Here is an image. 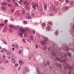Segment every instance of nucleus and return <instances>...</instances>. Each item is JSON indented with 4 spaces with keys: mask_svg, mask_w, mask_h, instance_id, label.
<instances>
[{
    "mask_svg": "<svg viewBox=\"0 0 74 74\" xmlns=\"http://www.w3.org/2000/svg\"><path fill=\"white\" fill-rule=\"evenodd\" d=\"M8 6H9V7H11V6H12V4L10 5V4H8Z\"/></svg>",
    "mask_w": 74,
    "mask_h": 74,
    "instance_id": "72a5a7b5",
    "label": "nucleus"
},
{
    "mask_svg": "<svg viewBox=\"0 0 74 74\" xmlns=\"http://www.w3.org/2000/svg\"><path fill=\"white\" fill-rule=\"evenodd\" d=\"M48 50H50L51 49V48L49 47L48 48Z\"/></svg>",
    "mask_w": 74,
    "mask_h": 74,
    "instance_id": "69168bd1",
    "label": "nucleus"
},
{
    "mask_svg": "<svg viewBox=\"0 0 74 74\" xmlns=\"http://www.w3.org/2000/svg\"><path fill=\"white\" fill-rule=\"evenodd\" d=\"M25 10H24L22 11V12L23 14H25Z\"/></svg>",
    "mask_w": 74,
    "mask_h": 74,
    "instance_id": "a878e982",
    "label": "nucleus"
},
{
    "mask_svg": "<svg viewBox=\"0 0 74 74\" xmlns=\"http://www.w3.org/2000/svg\"><path fill=\"white\" fill-rule=\"evenodd\" d=\"M32 59V58H31V57H29V60H30Z\"/></svg>",
    "mask_w": 74,
    "mask_h": 74,
    "instance_id": "4d7b16f0",
    "label": "nucleus"
},
{
    "mask_svg": "<svg viewBox=\"0 0 74 74\" xmlns=\"http://www.w3.org/2000/svg\"><path fill=\"white\" fill-rule=\"evenodd\" d=\"M3 43L5 44V45H7V42H6L5 41L3 42Z\"/></svg>",
    "mask_w": 74,
    "mask_h": 74,
    "instance_id": "c9c22d12",
    "label": "nucleus"
},
{
    "mask_svg": "<svg viewBox=\"0 0 74 74\" xmlns=\"http://www.w3.org/2000/svg\"><path fill=\"white\" fill-rule=\"evenodd\" d=\"M31 16H33H33H34V14H32V15H31Z\"/></svg>",
    "mask_w": 74,
    "mask_h": 74,
    "instance_id": "de8ad7c7",
    "label": "nucleus"
},
{
    "mask_svg": "<svg viewBox=\"0 0 74 74\" xmlns=\"http://www.w3.org/2000/svg\"><path fill=\"white\" fill-rule=\"evenodd\" d=\"M1 8L3 10V11H5V9L4 7L3 6H2Z\"/></svg>",
    "mask_w": 74,
    "mask_h": 74,
    "instance_id": "dca6fc26",
    "label": "nucleus"
},
{
    "mask_svg": "<svg viewBox=\"0 0 74 74\" xmlns=\"http://www.w3.org/2000/svg\"><path fill=\"white\" fill-rule=\"evenodd\" d=\"M22 41L23 42H24V43H25V42H26V40H25V39H23L22 40Z\"/></svg>",
    "mask_w": 74,
    "mask_h": 74,
    "instance_id": "5701e85b",
    "label": "nucleus"
},
{
    "mask_svg": "<svg viewBox=\"0 0 74 74\" xmlns=\"http://www.w3.org/2000/svg\"><path fill=\"white\" fill-rule=\"evenodd\" d=\"M48 38H45V39L43 40L42 42L41 41H40L41 44H42V45H45V44H46V41H48Z\"/></svg>",
    "mask_w": 74,
    "mask_h": 74,
    "instance_id": "f03ea898",
    "label": "nucleus"
},
{
    "mask_svg": "<svg viewBox=\"0 0 74 74\" xmlns=\"http://www.w3.org/2000/svg\"><path fill=\"white\" fill-rule=\"evenodd\" d=\"M49 25H51V22H49Z\"/></svg>",
    "mask_w": 74,
    "mask_h": 74,
    "instance_id": "0e129e2a",
    "label": "nucleus"
},
{
    "mask_svg": "<svg viewBox=\"0 0 74 74\" xmlns=\"http://www.w3.org/2000/svg\"><path fill=\"white\" fill-rule=\"evenodd\" d=\"M73 4V2H71L70 3V4L71 5Z\"/></svg>",
    "mask_w": 74,
    "mask_h": 74,
    "instance_id": "bf43d9fd",
    "label": "nucleus"
},
{
    "mask_svg": "<svg viewBox=\"0 0 74 74\" xmlns=\"http://www.w3.org/2000/svg\"><path fill=\"white\" fill-rule=\"evenodd\" d=\"M12 62L13 63H14V64H15V59L14 58H12V60H11Z\"/></svg>",
    "mask_w": 74,
    "mask_h": 74,
    "instance_id": "6e6552de",
    "label": "nucleus"
},
{
    "mask_svg": "<svg viewBox=\"0 0 74 74\" xmlns=\"http://www.w3.org/2000/svg\"><path fill=\"white\" fill-rule=\"evenodd\" d=\"M55 34L56 35H58V33L57 32H56Z\"/></svg>",
    "mask_w": 74,
    "mask_h": 74,
    "instance_id": "680f3d73",
    "label": "nucleus"
},
{
    "mask_svg": "<svg viewBox=\"0 0 74 74\" xmlns=\"http://www.w3.org/2000/svg\"><path fill=\"white\" fill-rule=\"evenodd\" d=\"M8 30L10 31V32H11V28H9Z\"/></svg>",
    "mask_w": 74,
    "mask_h": 74,
    "instance_id": "4c0bfd02",
    "label": "nucleus"
},
{
    "mask_svg": "<svg viewBox=\"0 0 74 74\" xmlns=\"http://www.w3.org/2000/svg\"><path fill=\"white\" fill-rule=\"evenodd\" d=\"M3 51H5V52H7V50H6V49H3Z\"/></svg>",
    "mask_w": 74,
    "mask_h": 74,
    "instance_id": "a18cd8bd",
    "label": "nucleus"
},
{
    "mask_svg": "<svg viewBox=\"0 0 74 74\" xmlns=\"http://www.w3.org/2000/svg\"><path fill=\"white\" fill-rule=\"evenodd\" d=\"M69 9V7L68 6H65V9L66 10H68Z\"/></svg>",
    "mask_w": 74,
    "mask_h": 74,
    "instance_id": "f3484780",
    "label": "nucleus"
},
{
    "mask_svg": "<svg viewBox=\"0 0 74 74\" xmlns=\"http://www.w3.org/2000/svg\"><path fill=\"white\" fill-rule=\"evenodd\" d=\"M19 26H17L16 27V29H18V28H19Z\"/></svg>",
    "mask_w": 74,
    "mask_h": 74,
    "instance_id": "37998d69",
    "label": "nucleus"
},
{
    "mask_svg": "<svg viewBox=\"0 0 74 74\" xmlns=\"http://www.w3.org/2000/svg\"><path fill=\"white\" fill-rule=\"evenodd\" d=\"M3 5H7V3H3Z\"/></svg>",
    "mask_w": 74,
    "mask_h": 74,
    "instance_id": "8fccbe9b",
    "label": "nucleus"
},
{
    "mask_svg": "<svg viewBox=\"0 0 74 74\" xmlns=\"http://www.w3.org/2000/svg\"><path fill=\"white\" fill-rule=\"evenodd\" d=\"M35 47L36 48V49H37V48H38V46H37V45H35Z\"/></svg>",
    "mask_w": 74,
    "mask_h": 74,
    "instance_id": "49530a36",
    "label": "nucleus"
},
{
    "mask_svg": "<svg viewBox=\"0 0 74 74\" xmlns=\"http://www.w3.org/2000/svg\"><path fill=\"white\" fill-rule=\"evenodd\" d=\"M44 66H47V64L45 63V64H44Z\"/></svg>",
    "mask_w": 74,
    "mask_h": 74,
    "instance_id": "e2e57ef3",
    "label": "nucleus"
},
{
    "mask_svg": "<svg viewBox=\"0 0 74 74\" xmlns=\"http://www.w3.org/2000/svg\"><path fill=\"white\" fill-rule=\"evenodd\" d=\"M19 36H21V37H23V35L22 34V33H20L19 34Z\"/></svg>",
    "mask_w": 74,
    "mask_h": 74,
    "instance_id": "412c9836",
    "label": "nucleus"
},
{
    "mask_svg": "<svg viewBox=\"0 0 74 74\" xmlns=\"http://www.w3.org/2000/svg\"><path fill=\"white\" fill-rule=\"evenodd\" d=\"M12 47H15V45H14V44H13L12 45Z\"/></svg>",
    "mask_w": 74,
    "mask_h": 74,
    "instance_id": "13d9d810",
    "label": "nucleus"
},
{
    "mask_svg": "<svg viewBox=\"0 0 74 74\" xmlns=\"http://www.w3.org/2000/svg\"><path fill=\"white\" fill-rule=\"evenodd\" d=\"M22 2H23V1H22V0H21L19 2V4H21V3H22Z\"/></svg>",
    "mask_w": 74,
    "mask_h": 74,
    "instance_id": "393cba45",
    "label": "nucleus"
},
{
    "mask_svg": "<svg viewBox=\"0 0 74 74\" xmlns=\"http://www.w3.org/2000/svg\"><path fill=\"white\" fill-rule=\"evenodd\" d=\"M42 25L43 26H45L46 25L45 23H43L42 24Z\"/></svg>",
    "mask_w": 74,
    "mask_h": 74,
    "instance_id": "4be33fe9",
    "label": "nucleus"
},
{
    "mask_svg": "<svg viewBox=\"0 0 74 74\" xmlns=\"http://www.w3.org/2000/svg\"><path fill=\"white\" fill-rule=\"evenodd\" d=\"M57 67H59V66L60 68H61L62 65H61L60 64H58L57 65Z\"/></svg>",
    "mask_w": 74,
    "mask_h": 74,
    "instance_id": "f8f14e48",
    "label": "nucleus"
},
{
    "mask_svg": "<svg viewBox=\"0 0 74 74\" xmlns=\"http://www.w3.org/2000/svg\"><path fill=\"white\" fill-rule=\"evenodd\" d=\"M43 48L44 49H45V50H47V47H45V46H44L43 47Z\"/></svg>",
    "mask_w": 74,
    "mask_h": 74,
    "instance_id": "b1692460",
    "label": "nucleus"
},
{
    "mask_svg": "<svg viewBox=\"0 0 74 74\" xmlns=\"http://www.w3.org/2000/svg\"><path fill=\"white\" fill-rule=\"evenodd\" d=\"M8 2L10 3L11 1V0H7Z\"/></svg>",
    "mask_w": 74,
    "mask_h": 74,
    "instance_id": "58836bf2",
    "label": "nucleus"
},
{
    "mask_svg": "<svg viewBox=\"0 0 74 74\" xmlns=\"http://www.w3.org/2000/svg\"><path fill=\"white\" fill-rule=\"evenodd\" d=\"M15 47L16 48H19V47L18 46V44H16V45H15Z\"/></svg>",
    "mask_w": 74,
    "mask_h": 74,
    "instance_id": "aec40b11",
    "label": "nucleus"
},
{
    "mask_svg": "<svg viewBox=\"0 0 74 74\" xmlns=\"http://www.w3.org/2000/svg\"><path fill=\"white\" fill-rule=\"evenodd\" d=\"M6 54L8 55H11V53L10 52H6Z\"/></svg>",
    "mask_w": 74,
    "mask_h": 74,
    "instance_id": "6ab92c4d",
    "label": "nucleus"
},
{
    "mask_svg": "<svg viewBox=\"0 0 74 74\" xmlns=\"http://www.w3.org/2000/svg\"><path fill=\"white\" fill-rule=\"evenodd\" d=\"M7 22H8V20H6L4 21L5 23H7Z\"/></svg>",
    "mask_w": 74,
    "mask_h": 74,
    "instance_id": "bb28decb",
    "label": "nucleus"
},
{
    "mask_svg": "<svg viewBox=\"0 0 74 74\" xmlns=\"http://www.w3.org/2000/svg\"><path fill=\"white\" fill-rule=\"evenodd\" d=\"M5 63H8V60L5 61Z\"/></svg>",
    "mask_w": 74,
    "mask_h": 74,
    "instance_id": "3c124183",
    "label": "nucleus"
},
{
    "mask_svg": "<svg viewBox=\"0 0 74 74\" xmlns=\"http://www.w3.org/2000/svg\"><path fill=\"white\" fill-rule=\"evenodd\" d=\"M26 1H23V3L24 4H26Z\"/></svg>",
    "mask_w": 74,
    "mask_h": 74,
    "instance_id": "f704fd0d",
    "label": "nucleus"
},
{
    "mask_svg": "<svg viewBox=\"0 0 74 74\" xmlns=\"http://www.w3.org/2000/svg\"><path fill=\"white\" fill-rule=\"evenodd\" d=\"M56 60L59 61V62H60L61 63H63V62H66V60H65V59L63 60H63L61 59L58 57H56Z\"/></svg>",
    "mask_w": 74,
    "mask_h": 74,
    "instance_id": "f257e3e1",
    "label": "nucleus"
},
{
    "mask_svg": "<svg viewBox=\"0 0 74 74\" xmlns=\"http://www.w3.org/2000/svg\"><path fill=\"white\" fill-rule=\"evenodd\" d=\"M25 32L27 31V32H28L29 30V29H25Z\"/></svg>",
    "mask_w": 74,
    "mask_h": 74,
    "instance_id": "cd10ccee",
    "label": "nucleus"
},
{
    "mask_svg": "<svg viewBox=\"0 0 74 74\" xmlns=\"http://www.w3.org/2000/svg\"><path fill=\"white\" fill-rule=\"evenodd\" d=\"M15 4L16 6H18V4L17 3H16Z\"/></svg>",
    "mask_w": 74,
    "mask_h": 74,
    "instance_id": "a19ab883",
    "label": "nucleus"
},
{
    "mask_svg": "<svg viewBox=\"0 0 74 74\" xmlns=\"http://www.w3.org/2000/svg\"><path fill=\"white\" fill-rule=\"evenodd\" d=\"M14 11H15V10H13L12 11V12H14Z\"/></svg>",
    "mask_w": 74,
    "mask_h": 74,
    "instance_id": "603ef678",
    "label": "nucleus"
},
{
    "mask_svg": "<svg viewBox=\"0 0 74 74\" xmlns=\"http://www.w3.org/2000/svg\"><path fill=\"white\" fill-rule=\"evenodd\" d=\"M44 10H47V5H44Z\"/></svg>",
    "mask_w": 74,
    "mask_h": 74,
    "instance_id": "1a4fd4ad",
    "label": "nucleus"
},
{
    "mask_svg": "<svg viewBox=\"0 0 74 74\" xmlns=\"http://www.w3.org/2000/svg\"><path fill=\"white\" fill-rule=\"evenodd\" d=\"M66 2L67 3H69V1H68V0H66Z\"/></svg>",
    "mask_w": 74,
    "mask_h": 74,
    "instance_id": "864d4df0",
    "label": "nucleus"
},
{
    "mask_svg": "<svg viewBox=\"0 0 74 74\" xmlns=\"http://www.w3.org/2000/svg\"><path fill=\"white\" fill-rule=\"evenodd\" d=\"M4 25L3 23H1L0 24V26H3Z\"/></svg>",
    "mask_w": 74,
    "mask_h": 74,
    "instance_id": "7c9ffc66",
    "label": "nucleus"
},
{
    "mask_svg": "<svg viewBox=\"0 0 74 74\" xmlns=\"http://www.w3.org/2000/svg\"><path fill=\"white\" fill-rule=\"evenodd\" d=\"M30 56L31 57H33V54L32 53H31L30 54Z\"/></svg>",
    "mask_w": 74,
    "mask_h": 74,
    "instance_id": "ea45409f",
    "label": "nucleus"
},
{
    "mask_svg": "<svg viewBox=\"0 0 74 74\" xmlns=\"http://www.w3.org/2000/svg\"><path fill=\"white\" fill-rule=\"evenodd\" d=\"M36 72H37L38 74H40V71H39L38 69H36Z\"/></svg>",
    "mask_w": 74,
    "mask_h": 74,
    "instance_id": "2eb2a0df",
    "label": "nucleus"
},
{
    "mask_svg": "<svg viewBox=\"0 0 74 74\" xmlns=\"http://www.w3.org/2000/svg\"><path fill=\"white\" fill-rule=\"evenodd\" d=\"M18 66V64H15V67H16V66Z\"/></svg>",
    "mask_w": 74,
    "mask_h": 74,
    "instance_id": "c03bdc74",
    "label": "nucleus"
},
{
    "mask_svg": "<svg viewBox=\"0 0 74 74\" xmlns=\"http://www.w3.org/2000/svg\"><path fill=\"white\" fill-rule=\"evenodd\" d=\"M52 7L53 8H55V6L54 5H52Z\"/></svg>",
    "mask_w": 74,
    "mask_h": 74,
    "instance_id": "e433bc0d",
    "label": "nucleus"
},
{
    "mask_svg": "<svg viewBox=\"0 0 74 74\" xmlns=\"http://www.w3.org/2000/svg\"><path fill=\"white\" fill-rule=\"evenodd\" d=\"M68 74H71V72H69L68 73Z\"/></svg>",
    "mask_w": 74,
    "mask_h": 74,
    "instance_id": "774afa93",
    "label": "nucleus"
},
{
    "mask_svg": "<svg viewBox=\"0 0 74 74\" xmlns=\"http://www.w3.org/2000/svg\"><path fill=\"white\" fill-rule=\"evenodd\" d=\"M9 27H11V28H14V26L13 25H10L9 26Z\"/></svg>",
    "mask_w": 74,
    "mask_h": 74,
    "instance_id": "a211bd4d",
    "label": "nucleus"
},
{
    "mask_svg": "<svg viewBox=\"0 0 74 74\" xmlns=\"http://www.w3.org/2000/svg\"><path fill=\"white\" fill-rule=\"evenodd\" d=\"M66 51L67 52H68V51H69V47H68V46H66Z\"/></svg>",
    "mask_w": 74,
    "mask_h": 74,
    "instance_id": "4468645a",
    "label": "nucleus"
},
{
    "mask_svg": "<svg viewBox=\"0 0 74 74\" xmlns=\"http://www.w3.org/2000/svg\"><path fill=\"white\" fill-rule=\"evenodd\" d=\"M23 23L24 25H26V24H27V22L26 21H25Z\"/></svg>",
    "mask_w": 74,
    "mask_h": 74,
    "instance_id": "473e14b6",
    "label": "nucleus"
},
{
    "mask_svg": "<svg viewBox=\"0 0 74 74\" xmlns=\"http://www.w3.org/2000/svg\"><path fill=\"white\" fill-rule=\"evenodd\" d=\"M49 16H53V14H49Z\"/></svg>",
    "mask_w": 74,
    "mask_h": 74,
    "instance_id": "2f4dec72",
    "label": "nucleus"
},
{
    "mask_svg": "<svg viewBox=\"0 0 74 74\" xmlns=\"http://www.w3.org/2000/svg\"><path fill=\"white\" fill-rule=\"evenodd\" d=\"M47 65H48V66H49V62H48V61H47Z\"/></svg>",
    "mask_w": 74,
    "mask_h": 74,
    "instance_id": "09e8293b",
    "label": "nucleus"
},
{
    "mask_svg": "<svg viewBox=\"0 0 74 74\" xmlns=\"http://www.w3.org/2000/svg\"><path fill=\"white\" fill-rule=\"evenodd\" d=\"M19 29L21 32L23 34L25 32H26V30H25V29L20 28Z\"/></svg>",
    "mask_w": 74,
    "mask_h": 74,
    "instance_id": "7ed1b4c3",
    "label": "nucleus"
},
{
    "mask_svg": "<svg viewBox=\"0 0 74 74\" xmlns=\"http://www.w3.org/2000/svg\"><path fill=\"white\" fill-rule=\"evenodd\" d=\"M46 29L47 31H49L50 30V29L48 28V27H46Z\"/></svg>",
    "mask_w": 74,
    "mask_h": 74,
    "instance_id": "c85d7f7f",
    "label": "nucleus"
},
{
    "mask_svg": "<svg viewBox=\"0 0 74 74\" xmlns=\"http://www.w3.org/2000/svg\"><path fill=\"white\" fill-rule=\"evenodd\" d=\"M1 70H4V68H1Z\"/></svg>",
    "mask_w": 74,
    "mask_h": 74,
    "instance_id": "338daca9",
    "label": "nucleus"
},
{
    "mask_svg": "<svg viewBox=\"0 0 74 74\" xmlns=\"http://www.w3.org/2000/svg\"><path fill=\"white\" fill-rule=\"evenodd\" d=\"M14 50H15V48H14V47L12 48V51H14Z\"/></svg>",
    "mask_w": 74,
    "mask_h": 74,
    "instance_id": "5fc2aeb1",
    "label": "nucleus"
},
{
    "mask_svg": "<svg viewBox=\"0 0 74 74\" xmlns=\"http://www.w3.org/2000/svg\"><path fill=\"white\" fill-rule=\"evenodd\" d=\"M18 61L20 65L22 66V64H23V61L22 60H19Z\"/></svg>",
    "mask_w": 74,
    "mask_h": 74,
    "instance_id": "20e7f679",
    "label": "nucleus"
},
{
    "mask_svg": "<svg viewBox=\"0 0 74 74\" xmlns=\"http://www.w3.org/2000/svg\"><path fill=\"white\" fill-rule=\"evenodd\" d=\"M31 38L32 40H33V39H34L33 37H31Z\"/></svg>",
    "mask_w": 74,
    "mask_h": 74,
    "instance_id": "052dcab7",
    "label": "nucleus"
},
{
    "mask_svg": "<svg viewBox=\"0 0 74 74\" xmlns=\"http://www.w3.org/2000/svg\"><path fill=\"white\" fill-rule=\"evenodd\" d=\"M52 55H53L54 56H56V54H55V53H54L53 51L52 52Z\"/></svg>",
    "mask_w": 74,
    "mask_h": 74,
    "instance_id": "ddd939ff",
    "label": "nucleus"
},
{
    "mask_svg": "<svg viewBox=\"0 0 74 74\" xmlns=\"http://www.w3.org/2000/svg\"><path fill=\"white\" fill-rule=\"evenodd\" d=\"M27 72L28 73H29V70L28 69V68H27V67H26L25 68V73H26V72Z\"/></svg>",
    "mask_w": 74,
    "mask_h": 74,
    "instance_id": "423d86ee",
    "label": "nucleus"
},
{
    "mask_svg": "<svg viewBox=\"0 0 74 74\" xmlns=\"http://www.w3.org/2000/svg\"><path fill=\"white\" fill-rule=\"evenodd\" d=\"M38 7V5L36 4H34V5H33V8L34 10H36V7Z\"/></svg>",
    "mask_w": 74,
    "mask_h": 74,
    "instance_id": "39448f33",
    "label": "nucleus"
},
{
    "mask_svg": "<svg viewBox=\"0 0 74 74\" xmlns=\"http://www.w3.org/2000/svg\"><path fill=\"white\" fill-rule=\"evenodd\" d=\"M32 5H34V4H34V2H32Z\"/></svg>",
    "mask_w": 74,
    "mask_h": 74,
    "instance_id": "6e6d98bb",
    "label": "nucleus"
},
{
    "mask_svg": "<svg viewBox=\"0 0 74 74\" xmlns=\"http://www.w3.org/2000/svg\"><path fill=\"white\" fill-rule=\"evenodd\" d=\"M32 32L33 34H35L36 33L35 31H34V30H32Z\"/></svg>",
    "mask_w": 74,
    "mask_h": 74,
    "instance_id": "c756f323",
    "label": "nucleus"
},
{
    "mask_svg": "<svg viewBox=\"0 0 74 74\" xmlns=\"http://www.w3.org/2000/svg\"><path fill=\"white\" fill-rule=\"evenodd\" d=\"M19 53L20 54L21 53H22V51H21V50H19Z\"/></svg>",
    "mask_w": 74,
    "mask_h": 74,
    "instance_id": "79ce46f5",
    "label": "nucleus"
},
{
    "mask_svg": "<svg viewBox=\"0 0 74 74\" xmlns=\"http://www.w3.org/2000/svg\"><path fill=\"white\" fill-rule=\"evenodd\" d=\"M27 18H28V19H31L32 18V16H29V15H27Z\"/></svg>",
    "mask_w": 74,
    "mask_h": 74,
    "instance_id": "9d476101",
    "label": "nucleus"
},
{
    "mask_svg": "<svg viewBox=\"0 0 74 74\" xmlns=\"http://www.w3.org/2000/svg\"><path fill=\"white\" fill-rule=\"evenodd\" d=\"M67 55L69 57H71V54L69 52L67 53Z\"/></svg>",
    "mask_w": 74,
    "mask_h": 74,
    "instance_id": "9b49d317",
    "label": "nucleus"
},
{
    "mask_svg": "<svg viewBox=\"0 0 74 74\" xmlns=\"http://www.w3.org/2000/svg\"><path fill=\"white\" fill-rule=\"evenodd\" d=\"M66 68L67 69H73V67H72V66H67L66 67Z\"/></svg>",
    "mask_w": 74,
    "mask_h": 74,
    "instance_id": "0eeeda50",
    "label": "nucleus"
}]
</instances>
